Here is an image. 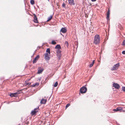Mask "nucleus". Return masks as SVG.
<instances>
[{
	"instance_id": "f257e3e1",
	"label": "nucleus",
	"mask_w": 125,
	"mask_h": 125,
	"mask_svg": "<svg viewBox=\"0 0 125 125\" xmlns=\"http://www.w3.org/2000/svg\"><path fill=\"white\" fill-rule=\"evenodd\" d=\"M100 36L98 34H96L94 37V43L95 44L97 45L100 43Z\"/></svg>"
},
{
	"instance_id": "f03ea898",
	"label": "nucleus",
	"mask_w": 125,
	"mask_h": 125,
	"mask_svg": "<svg viewBox=\"0 0 125 125\" xmlns=\"http://www.w3.org/2000/svg\"><path fill=\"white\" fill-rule=\"evenodd\" d=\"M39 110V107L35 108L32 111L31 114L32 116H34L37 114V113L38 112Z\"/></svg>"
},
{
	"instance_id": "7ed1b4c3",
	"label": "nucleus",
	"mask_w": 125,
	"mask_h": 125,
	"mask_svg": "<svg viewBox=\"0 0 125 125\" xmlns=\"http://www.w3.org/2000/svg\"><path fill=\"white\" fill-rule=\"evenodd\" d=\"M125 108L124 107H117L116 109H114L113 110V111L115 112H121L122 111H124V109Z\"/></svg>"
},
{
	"instance_id": "20e7f679",
	"label": "nucleus",
	"mask_w": 125,
	"mask_h": 125,
	"mask_svg": "<svg viewBox=\"0 0 125 125\" xmlns=\"http://www.w3.org/2000/svg\"><path fill=\"white\" fill-rule=\"evenodd\" d=\"M87 89L86 87L83 86L80 89V92L82 94L85 93L87 91Z\"/></svg>"
},
{
	"instance_id": "39448f33",
	"label": "nucleus",
	"mask_w": 125,
	"mask_h": 125,
	"mask_svg": "<svg viewBox=\"0 0 125 125\" xmlns=\"http://www.w3.org/2000/svg\"><path fill=\"white\" fill-rule=\"evenodd\" d=\"M120 66V63H118L117 64H115L114 66L113 67L111 68L112 70H115L117 69Z\"/></svg>"
},
{
	"instance_id": "423d86ee",
	"label": "nucleus",
	"mask_w": 125,
	"mask_h": 125,
	"mask_svg": "<svg viewBox=\"0 0 125 125\" xmlns=\"http://www.w3.org/2000/svg\"><path fill=\"white\" fill-rule=\"evenodd\" d=\"M20 93V91H18L17 92H16V93H11L10 95L11 97H16L17 96L18 94H19Z\"/></svg>"
},
{
	"instance_id": "0eeeda50",
	"label": "nucleus",
	"mask_w": 125,
	"mask_h": 125,
	"mask_svg": "<svg viewBox=\"0 0 125 125\" xmlns=\"http://www.w3.org/2000/svg\"><path fill=\"white\" fill-rule=\"evenodd\" d=\"M44 59L46 60H49L50 59V55L48 53H45L44 54Z\"/></svg>"
},
{
	"instance_id": "6e6552de",
	"label": "nucleus",
	"mask_w": 125,
	"mask_h": 125,
	"mask_svg": "<svg viewBox=\"0 0 125 125\" xmlns=\"http://www.w3.org/2000/svg\"><path fill=\"white\" fill-rule=\"evenodd\" d=\"M113 87L117 89H119L120 87L119 85L117 83H114L113 84Z\"/></svg>"
},
{
	"instance_id": "1a4fd4ad",
	"label": "nucleus",
	"mask_w": 125,
	"mask_h": 125,
	"mask_svg": "<svg viewBox=\"0 0 125 125\" xmlns=\"http://www.w3.org/2000/svg\"><path fill=\"white\" fill-rule=\"evenodd\" d=\"M37 70V73L38 74L41 73L44 70V69L41 67H39Z\"/></svg>"
},
{
	"instance_id": "9d476101",
	"label": "nucleus",
	"mask_w": 125,
	"mask_h": 125,
	"mask_svg": "<svg viewBox=\"0 0 125 125\" xmlns=\"http://www.w3.org/2000/svg\"><path fill=\"white\" fill-rule=\"evenodd\" d=\"M30 120V118H25L23 122L25 124H27L29 123V120Z\"/></svg>"
},
{
	"instance_id": "9b49d317",
	"label": "nucleus",
	"mask_w": 125,
	"mask_h": 125,
	"mask_svg": "<svg viewBox=\"0 0 125 125\" xmlns=\"http://www.w3.org/2000/svg\"><path fill=\"white\" fill-rule=\"evenodd\" d=\"M40 56L39 55H37L34 59L33 61V63H34L36 62L38 60Z\"/></svg>"
},
{
	"instance_id": "f8f14e48",
	"label": "nucleus",
	"mask_w": 125,
	"mask_h": 125,
	"mask_svg": "<svg viewBox=\"0 0 125 125\" xmlns=\"http://www.w3.org/2000/svg\"><path fill=\"white\" fill-rule=\"evenodd\" d=\"M57 56H58L60 57L61 56V52L60 50H57L56 51Z\"/></svg>"
},
{
	"instance_id": "ddd939ff",
	"label": "nucleus",
	"mask_w": 125,
	"mask_h": 125,
	"mask_svg": "<svg viewBox=\"0 0 125 125\" xmlns=\"http://www.w3.org/2000/svg\"><path fill=\"white\" fill-rule=\"evenodd\" d=\"M33 18V21L34 22L36 23H38V22L37 20V18L35 14H34V15Z\"/></svg>"
},
{
	"instance_id": "4468645a",
	"label": "nucleus",
	"mask_w": 125,
	"mask_h": 125,
	"mask_svg": "<svg viewBox=\"0 0 125 125\" xmlns=\"http://www.w3.org/2000/svg\"><path fill=\"white\" fill-rule=\"evenodd\" d=\"M45 122L44 120H43V121H41V120L39 121L38 123V125H43V124Z\"/></svg>"
},
{
	"instance_id": "2eb2a0df",
	"label": "nucleus",
	"mask_w": 125,
	"mask_h": 125,
	"mask_svg": "<svg viewBox=\"0 0 125 125\" xmlns=\"http://www.w3.org/2000/svg\"><path fill=\"white\" fill-rule=\"evenodd\" d=\"M110 14V11H109V9L108 10V11L107 13V17H106V19L108 20H109V16Z\"/></svg>"
},
{
	"instance_id": "dca6fc26",
	"label": "nucleus",
	"mask_w": 125,
	"mask_h": 125,
	"mask_svg": "<svg viewBox=\"0 0 125 125\" xmlns=\"http://www.w3.org/2000/svg\"><path fill=\"white\" fill-rule=\"evenodd\" d=\"M69 3L71 5H74L75 3L73 0H68Z\"/></svg>"
},
{
	"instance_id": "f3484780",
	"label": "nucleus",
	"mask_w": 125,
	"mask_h": 125,
	"mask_svg": "<svg viewBox=\"0 0 125 125\" xmlns=\"http://www.w3.org/2000/svg\"><path fill=\"white\" fill-rule=\"evenodd\" d=\"M66 31L67 30L66 29L64 28H62L61 30V31L63 33H65L66 32Z\"/></svg>"
},
{
	"instance_id": "a211bd4d",
	"label": "nucleus",
	"mask_w": 125,
	"mask_h": 125,
	"mask_svg": "<svg viewBox=\"0 0 125 125\" xmlns=\"http://www.w3.org/2000/svg\"><path fill=\"white\" fill-rule=\"evenodd\" d=\"M61 47L60 45L59 44L57 45L55 47V49H57L58 50H60L61 49Z\"/></svg>"
},
{
	"instance_id": "6ab92c4d",
	"label": "nucleus",
	"mask_w": 125,
	"mask_h": 125,
	"mask_svg": "<svg viewBox=\"0 0 125 125\" xmlns=\"http://www.w3.org/2000/svg\"><path fill=\"white\" fill-rule=\"evenodd\" d=\"M39 84V83H35L34 84L32 85L31 86L32 87H35L36 86H38Z\"/></svg>"
},
{
	"instance_id": "aec40b11",
	"label": "nucleus",
	"mask_w": 125,
	"mask_h": 125,
	"mask_svg": "<svg viewBox=\"0 0 125 125\" xmlns=\"http://www.w3.org/2000/svg\"><path fill=\"white\" fill-rule=\"evenodd\" d=\"M46 102V100L42 99L41 101V103L42 104H45Z\"/></svg>"
},
{
	"instance_id": "412c9836",
	"label": "nucleus",
	"mask_w": 125,
	"mask_h": 125,
	"mask_svg": "<svg viewBox=\"0 0 125 125\" xmlns=\"http://www.w3.org/2000/svg\"><path fill=\"white\" fill-rule=\"evenodd\" d=\"M53 15H51L48 18V20H47V21L48 22L50 21L52 18Z\"/></svg>"
},
{
	"instance_id": "4be33fe9",
	"label": "nucleus",
	"mask_w": 125,
	"mask_h": 125,
	"mask_svg": "<svg viewBox=\"0 0 125 125\" xmlns=\"http://www.w3.org/2000/svg\"><path fill=\"white\" fill-rule=\"evenodd\" d=\"M94 60H93V61L92 63L91 64H90L89 67H92L93 66V65L94 64Z\"/></svg>"
},
{
	"instance_id": "5701e85b",
	"label": "nucleus",
	"mask_w": 125,
	"mask_h": 125,
	"mask_svg": "<svg viewBox=\"0 0 125 125\" xmlns=\"http://www.w3.org/2000/svg\"><path fill=\"white\" fill-rule=\"evenodd\" d=\"M46 52H48L49 53V54H50V49H47L46 51Z\"/></svg>"
},
{
	"instance_id": "b1692460",
	"label": "nucleus",
	"mask_w": 125,
	"mask_h": 125,
	"mask_svg": "<svg viewBox=\"0 0 125 125\" xmlns=\"http://www.w3.org/2000/svg\"><path fill=\"white\" fill-rule=\"evenodd\" d=\"M30 3L31 4L33 5L35 3L34 1L33 0H31Z\"/></svg>"
},
{
	"instance_id": "393cba45",
	"label": "nucleus",
	"mask_w": 125,
	"mask_h": 125,
	"mask_svg": "<svg viewBox=\"0 0 125 125\" xmlns=\"http://www.w3.org/2000/svg\"><path fill=\"white\" fill-rule=\"evenodd\" d=\"M56 44V42L54 41H52V44L53 45H55Z\"/></svg>"
},
{
	"instance_id": "a878e982",
	"label": "nucleus",
	"mask_w": 125,
	"mask_h": 125,
	"mask_svg": "<svg viewBox=\"0 0 125 125\" xmlns=\"http://www.w3.org/2000/svg\"><path fill=\"white\" fill-rule=\"evenodd\" d=\"M58 83L57 82H56L55 83V84H54V87H56L57 85H58Z\"/></svg>"
},
{
	"instance_id": "bb28decb",
	"label": "nucleus",
	"mask_w": 125,
	"mask_h": 125,
	"mask_svg": "<svg viewBox=\"0 0 125 125\" xmlns=\"http://www.w3.org/2000/svg\"><path fill=\"white\" fill-rule=\"evenodd\" d=\"M71 105V104H70L68 103L67 104L66 106V109L67 108H68V107H69V106H70Z\"/></svg>"
},
{
	"instance_id": "cd10ccee",
	"label": "nucleus",
	"mask_w": 125,
	"mask_h": 125,
	"mask_svg": "<svg viewBox=\"0 0 125 125\" xmlns=\"http://www.w3.org/2000/svg\"><path fill=\"white\" fill-rule=\"evenodd\" d=\"M62 6L63 7L65 8V3L63 2L62 4Z\"/></svg>"
},
{
	"instance_id": "c85d7f7f",
	"label": "nucleus",
	"mask_w": 125,
	"mask_h": 125,
	"mask_svg": "<svg viewBox=\"0 0 125 125\" xmlns=\"http://www.w3.org/2000/svg\"><path fill=\"white\" fill-rule=\"evenodd\" d=\"M122 90L124 92H125V87H122Z\"/></svg>"
},
{
	"instance_id": "c756f323",
	"label": "nucleus",
	"mask_w": 125,
	"mask_h": 125,
	"mask_svg": "<svg viewBox=\"0 0 125 125\" xmlns=\"http://www.w3.org/2000/svg\"><path fill=\"white\" fill-rule=\"evenodd\" d=\"M123 45L125 46V40L123 42Z\"/></svg>"
},
{
	"instance_id": "7c9ffc66",
	"label": "nucleus",
	"mask_w": 125,
	"mask_h": 125,
	"mask_svg": "<svg viewBox=\"0 0 125 125\" xmlns=\"http://www.w3.org/2000/svg\"><path fill=\"white\" fill-rule=\"evenodd\" d=\"M25 84H26V85H30L31 84V83H25Z\"/></svg>"
},
{
	"instance_id": "2f4dec72",
	"label": "nucleus",
	"mask_w": 125,
	"mask_h": 125,
	"mask_svg": "<svg viewBox=\"0 0 125 125\" xmlns=\"http://www.w3.org/2000/svg\"><path fill=\"white\" fill-rule=\"evenodd\" d=\"M122 53L123 54H125V51H123L122 52Z\"/></svg>"
},
{
	"instance_id": "473e14b6",
	"label": "nucleus",
	"mask_w": 125,
	"mask_h": 125,
	"mask_svg": "<svg viewBox=\"0 0 125 125\" xmlns=\"http://www.w3.org/2000/svg\"><path fill=\"white\" fill-rule=\"evenodd\" d=\"M41 79V77H40V78H38L39 81H40Z\"/></svg>"
},
{
	"instance_id": "72a5a7b5",
	"label": "nucleus",
	"mask_w": 125,
	"mask_h": 125,
	"mask_svg": "<svg viewBox=\"0 0 125 125\" xmlns=\"http://www.w3.org/2000/svg\"><path fill=\"white\" fill-rule=\"evenodd\" d=\"M96 0H91V1H93V2L95 1Z\"/></svg>"
},
{
	"instance_id": "f704fd0d",
	"label": "nucleus",
	"mask_w": 125,
	"mask_h": 125,
	"mask_svg": "<svg viewBox=\"0 0 125 125\" xmlns=\"http://www.w3.org/2000/svg\"><path fill=\"white\" fill-rule=\"evenodd\" d=\"M47 125H50V124L49 123H48V124H47Z\"/></svg>"
},
{
	"instance_id": "c9c22d12",
	"label": "nucleus",
	"mask_w": 125,
	"mask_h": 125,
	"mask_svg": "<svg viewBox=\"0 0 125 125\" xmlns=\"http://www.w3.org/2000/svg\"><path fill=\"white\" fill-rule=\"evenodd\" d=\"M67 42V46H68V42Z\"/></svg>"
},
{
	"instance_id": "e433bc0d",
	"label": "nucleus",
	"mask_w": 125,
	"mask_h": 125,
	"mask_svg": "<svg viewBox=\"0 0 125 125\" xmlns=\"http://www.w3.org/2000/svg\"><path fill=\"white\" fill-rule=\"evenodd\" d=\"M18 125H21L20 124H19Z\"/></svg>"
},
{
	"instance_id": "4c0bfd02",
	"label": "nucleus",
	"mask_w": 125,
	"mask_h": 125,
	"mask_svg": "<svg viewBox=\"0 0 125 125\" xmlns=\"http://www.w3.org/2000/svg\"><path fill=\"white\" fill-rule=\"evenodd\" d=\"M125 108H124V109H125V107H124ZM124 111H125V110H124Z\"/></svg>"
},
{
	"instance_id": "58836bf2",
	"label": "nucleus",
	"mask_w": 125,
	"mask_h": 125,
	"mask_svg": "<svg viewBox=\"0 0 125 125\" xmlns=\"http://www.w3.org/2000/svg\"><path fill=\"white\" fill-rule=\"evenodd\" d=\"M22 120H23V119H22Z\"/></svg>"
},
{
	"instance_id": "ea45409f",
	"label": "nucleus",
	"mask_w": 125,
	"mask_h": 125,
	"mask_svg": "<svg viewBox=\"0 0 125 125\" xmlns=\"http://www.w3.org/2000/svg\"><path fill=\"white\" fill-rule=\"evenodd\" d=\"M48 0V1H49V0Z\"/></svg>"
}]
</instances>
